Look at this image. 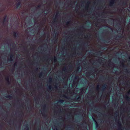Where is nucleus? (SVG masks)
<instances>
[{
  "instance_id": "09e8293b",
  "label": "nucleus",
  "mask_w": 130,
  "mask_h": 130,
  "mask_svg": "<svg viewBox=\"0 0 130 130\" xmlns=\"http://www.w3.org/2000/svg\"><path fill=\"white\" fill-rule=\"evenodd\" d=\"M8 40L9 41H10L11 40V39H8Z\"/></svg>"
},
{
  "instance_id": "bb28decb",
  "label": "nucleus",
  "mask_w": 130,
  "mask_h": 130,
  "mask_svg": "<svg viewBox=\"0 0 130 130\" xmlns=\"http://www.w3.org/2000/svg\"><path fill=\"white\" fill-rule=\"evenodd\" d=\"M101 40L103 41H104V42H105V43H108V42H107V41L105 40H103L102 39H101Z\"/></svg>"
},
{
  "instance_id": "6e6d98bb",
  "label": "nucleus",
  "mask_w": 130,
  "mask_h": 130,
  "mask_svg": "<svg viewBox=\"0 0 130 130\" xmlns=\"http://www.w3.org/2000/svg\"><path fill=\"white\" fill-rule=\"evenodd\" d=\"M119 54L120 55H121L122 54V53L121 52L119 53Z\"/></svg>"
},
{
  "instance_id": "052dcab7",
  "label": "nucleus",
  "mask_w": 130,
  "mask_h": 130,
  "mask_svg": "<svg viewBox=\"0 0 130 130\" xmlns=\"http://www.w3.org/2000/svg\"><path fill=\"white\" fill-rule=\"evenodd\" d=\"M128 58H129V59L130 60V56H129V57Z\"/></svg>"
},
{
  "instance_id": "ea45409f",
  "label": "nucleus",
  "mask_w": 130,
  "mask_h": 130,
  "mask_svg": "<svg viewBox=\"0 0 130 130\" xmlns=\"http://www.w3.org/2000/svg\"><path fill=\"white\" fill-rule=\"evenodd\" d=\"M17 65V64L16 63H14V64L13 65V66L15 67V66Z\"/></svg>"
},
{
  "instance_id": "7ed1b4c3",
  "label": "nucleus",
  "mask_w": 130,
  "mask_h": 130,
  "mask_svg": "<svg viewBox=\"0 0 130 130\" xmlns=\"http://www.w3.org/2000/svg\"><path fill=\"white\" fill-rule=\"evenodd\" d=\"M22 6V4L21 1H18L16 5V7L18 9H20Z\"/></svg>"
},
{
  "instance_id": "b1692460",
  "label": "nucleus",
  "mask_w": 130,
  "mask_h": 130,
  "mask_svg": "<svg viewBox=\"0 0 130 130\" xmlns=\"http://www.w3.org/2000/svg\"><path fill=\"white\" fill-rule=\"evenodd\" d=\"M39 77H40L42 76V72L40 73H39Z\"/></svg>"
},
{
  "instance_id": "9d476101",
  "label": "nucleus",
  "mask_w": 130,
  "mask_h": 130,
  "mask_svg": "<svg viewBox=\"0 0 130 130\" xmlns=\"http://www.w3.org/2000/svg\"><path fill=\"white\" fill-rule=\"evenodd\" d=\"M119 34L118 35H117L116 36L115 38L116 40H118L119 38L121 37V36L122 35L120 33H119Z\"/></svg>"
},
{
  "instance_id": "c756f323",
  "label": "nucleus",
  "mask_w": 130,
  "mask_h": 130,
  "mask_svg": "<svg viewBox=\"0 0 130 130\" xmlns=\"http://www.w3.org/2000/svg\"><path fill=\"white\" fill-rule=\"evenodd\" d=\"M122 67L124 68H125V67H126V66L124 65L123 63L122 64Z\"/></svg>"
},
{
  "instance_id": "4468645a",
  "label": "nucleus",
  "mask_w": 130,
  "mask_h": 130,
  "mask_svg": "<svg viewBox=\"0 0 130 130\" xmlns=\"http://www.w3.org/2000/svg\"><path fill=\"white\" fill-rule=\"evenodd\" d=\"M125 98L127 101H129L130 99V97L127 95H126Z\"/></svg>"
},
{
  "instance_id": "338daca9",
  "label": "nucleus",
  "mask_w": 130,
  "mask_h": 130,
  "mask_svg": "<svg viewBox=\"0 0 130 130\" xmlns=\"http://www.w3.org/2000/svg\"><path fill=\"white\" fill-rule=\"evenodd\" d=\"M38 14H39V15H40L41 14V13H38Z\"/></svg>"
},
{
  "instance_id": "72a5a7b5",
  "label": "nucleus",
  "mask_w": 130,
  "mask_h": 130,
  "mask_svg": "<svg viewBox=\"0 0 130 130\" xmlns=\"http://www.w3.org/2000/svg\"><path fill=\"white\" fill-rule=\"evenodd\" d=\"M56 35H58V34H57V32L55 34V37H54V38H55V39H56Z\"/></svg>"
},
{
  "instance_id": "dca6fc26",
  "label": "nucleus",
  "mask_w": 130,
  "mask_h": 130,
  "mask_svg": "<svg viewBox=\"0 0 130 130\" xmlns=\"http://www.w3.org/2000/svg\"><path fill=\"white\" fill-rule=\"evenodd\" d=\"M7 109H9L10 105V103H8V104H7Z\"/></svg>"
},
{
  "instance_id": "37998d69",
  "label": "nucleus",
  "mask_w": 130,
  "mask_h": 130,
  "mask_svg": "<svg viewBox=\"0 0 130 130\" xmlns=\"http://www.w3.org/2000/svg\"><path fill=\"white\" fill-rule=\"evenodd\" d=\"M89 1H88V2H87V4L88 5H89Z\"/></svg>"
},
{
  "instance_id": "c9c22d12",
  "label": "nucleus",
  "mask_w": 130,
  "mask_h": 130,
  "mask_svg": "<svg viewBox=\"0 0 130 130\" xmlns=\"http://www.w3.org/2000/svg\"><path fill=\"white\" fill-rule=\"evenodd\" d=\"M113 23V21H112V22H111V21H110V20H108V23Z\"/></svg>"
},
{
  "instance_id": "bf43d9fd",
  "label": "nucleus",
  "mask_w": 130,
  "mask_h": 130,
  "mask_svg": "<svg viewBox=\"0 0 130 130\" xmlns=\"http://www.w3.org/2000/svg\"><path fill=\"white\" fill-rule=\"evenodd\" d=\"M38 121L39 122V119L38 121Z\"/></svg>"
},
{
  "instance_id": "58836bf2",
  "label": "nucleus",
  "mask_w": 130,
  "mask_h": 130,
  "mask_svg": "<svg viewBox=\"0 0 130 130\" xmlns=\"http://www.w3.org/2000/svg\"><path fill=\"white\" fill-rule=\"evenodd\" d=\"M40 7V6L39 5L38 6H37V8H39Z\"/></svg>"
},
{
  "instance_id": "de8ad7c7",
  "label": "nucleus",
  "mask_w": 130,
  "mask_h": 130,
  "mask_svg": "<svg viewBox=\"0 0 130 130\" xmlns=\"http://www.w3.org/2000/svg\"><path fill=\"white\" fill-rule=\"evenodd\" d=\"M109 28H110V29H111V30L112 31L113 30L110 27Z\"/></svg>"
},
{
  "instance_id": "f8f14e48",
  "label": "nucleus",
  "mask_w": 130,
  "mask_h": 130,
  "mask_svg": "<svg viewBox=\"0 0 130 130\" xmlns=\"http://www.w3.org/2000/svg\"><path fill=\"white\" fill-rule=\"evenodd\" d=\"M17 32H14L13 33V36L15 38H18V36H17Z\"/></svg>"
},
{
  "instance_id": "f704fd0d",
  "label": "nucleus",
  "mask_w": 130,
  "mask_h": 130,
  "mask_svg": "<svg viewBox=\"0 0 130 130\" xmlns=\"http://www.w3.org/2000/svg\"><path fill=\"white\" fill-rule=\"evenodd\" d=\"M25 51L26 52H27V53H28V54H29V53L28 51V50H27V49H26L25 50Z\"/></svg>"
},
{
  "instance_id": "7c9ffc66",
  "label": "nucleus",
  "mask_w": 130,
  "mask_h": 130,
  "mask_svg": "<svg viewBox=\"0 0 130 130\" xmlns=\"http://www.w3.org/2000/svg\"><path fill=\"white\" fill-rule=\"evenodd\" d=\"M83 44L84 45H88V43L87 42H86V43H83Z\"/></svg>"
},
{
  "instance_id": "cd10ccee",
  "label": "nucleus",
  "mask_w": 130,
  "mask_h": 130,
  "mask_svg": "<svg viewBox=\"0 0 130 130\" xmlns=\"http://www.w3.org/2000/svg\"><path fill=\"white\" fill-rule=\"evenodd\" d=\"M52 88L51 86H49L48 87V89L49 90H51Z\"/></svg>"
},
{
  "instance_id": "13d9d810",
  "label": "nucleus",
  "mask_w": 130,
  "mask_h": 130,
  "mask_svg": "<svg viewBox=\"0 0 130 130\" xmlns=\"http://www.w3.org/2000/svg\"><path fill=\"white\" fill-rule=\"evenodd\" d=\"M81 27L82 28H84V27H83V26H82Z\"/></svg>"
},
{
  "instance_id": "49530a36",
  "label": "nucleus",
  "mask_w": 130,
  "mask_h": 130,
  "mask_svg": "<svg viewBox=\"0 0 130 130\" xmlns=\"http://www.w3.org/2000/svg\"><path fill=\"white\" fill-rule=\"evenodd\" d=\"M63 96L64 97H65V98H67V97H66V96L65 95H63Z\"/></svg>"
},
{
  "instance_id": "1a4fd4ad",
  "label": "nucleus",
  "mask_w": 130,
  "mask_h": 130,
  "mask_svg": "<svg viewBox=\"0 0 130 130\" xmlns=\"http://www.w3.org/2000/svg\"><path fill=\"white\" fill-rule=\"evenodd\" d=\"M93 119L94 121L95 122V124L96 128L97 129L98 127L99 126V125L98 123L96 121L95 119L94 118H93Z\"/></svg>"
},
{
  "instance_id": "603ef678",
  "label": "nucleus",
  "mask_w": 130,
  "mask_h": 130,
  "mask_svg": "<svg viewBox=\"0 0 130 130\" xmlns=\"http://www.w3.org/2000/svg\"><path fill=\"white\" fill-rule=\"evenodd\" d=\"M92 70H93V71H95V70L94 69H91Z\"/></svg>"
},
{
  "instance_id": "ddd939ff",
  "label": "nucleus",
  "mask_w": 130,
  "mask_h": 130,
  "mask_svg": "<svg viewBox=\"0 0 130 130\" xmlns=\"http://www.w3.org/2000/svg\"><path fill=\"white\" fill-rule=\"evenodd\" d=\"M77 96V95L75 96H74L75 98H76V101H78V100H79V99H81L80 98L79 96L78 97L76 98Z\"/></svg>"
},
{
  "instance_id": "a878e982",
  "label": "nucleus",
  "mask_w": 130,
  "mask_h": 130,
  "mask_svg": "<svg viewBox=\"0 0 130 130\" xmlns=\"http://www.w3.org/2000/svg\"><path fill=\"white\" fill-rule=\"evenodd\" d=\"M56 59H57L56 57H54V61L55 62H56L57 61V60Z\"/></svg>"
},
{
  "instance_id": "423d86ee",
  "label": "nucleus",
  "mask_w": 130,
  "mask_h": 130,
  "mask_svg": "<svg viewBox=\"0 0 130 130\" xmlns=\"http://www.w3.org/2000/svg\"><path fill=\"white\" fill-rule=\"evenodd\" d=\"M95 55L97 56H101L102 54V52L100 51H99L98 52H96L94 54Z\"/></svg>"
},
{
  "instance_id": "a211bd4d",
  "label": "nucleus",
  "mask_w": 130,
  "mask_h": 130,
  "mask_svg": "<svg viewBox=\"0 0 130 130\" xmlns=\"http://www.w3.org/2000/svg\"><path fill=\"white\" fill-rule=\"evenodd\" d=\"M6 18H7V16L6 15L4 17V20H3V21H4V22H6L7 21L6 20Z\"/></svg>"
},
{
  "instance_id": "864d4df0",
  "label": "nucleus",
  "mask_w": 130,
  "mask_h": 130,
  "mask_svg": "<svg viewBox=\"0 0 130 130\" xmlns=\"http://www.w3.org/2000/svg\"><path fill=\"white\" fill-rule=\"evenodd\" d=\"M7 2L9 3L10 2V1H9V0H7Z\"/></svg>"
},
{
  "instance_id": "20e7f679",
  "label": "nucleus",
  "mask_w": 130,
  "mask_h": 130,
  "mask_svg": "<svg viewBox=\"0 0 130 130\" xmlns=\"http://www.w3.org/2000/svg\"><path fill=\"white\" fill-rule=\"evenodd\" d=\"M9 55L10 56V58H8V61H12L13 60V59H12V58L13 57V55L12 53H10Z\"/></svg>"
},
{
  "instance_id": "e433bc0d",
  "label": "nucleus",
  "mask_w": 130,
  "mask_h": 130,
  "mask_svg": "<svg viewBox=\"0 0 130 130\" xmlns=\"http://www.w3.org/2000/svg\"><path fill=\"white\" fill-rule=\"evenodd\" d=\"M19 35H20V34H19V33L18 32H17V36H18V37H19Z\"/></svg>"
},
{
  "instance_id": "9b49d317",
  "label": "nucleus",
  "mask_w": 130,
  "mask_h": 130,
  "mask_svg": "<svg viewBox=\"0 0 130 130\" xmlns=\"http://www.w3.org/2000/svg\"><path fill=\"white\" fill-rule=\"evenodd\" d=\"M106 86V85L105 84L104 85L102 86V87L101 89V90L102 91H103L105 90Z\"/></svg>"
},
{
  "instance_id": "69168bd1",
  "label": "nucleus",
  "mask_w": 130,
  "mask_h": 130,
  "mask_svg": "<svg viewBox=\"0 0 130 130\" xmlns=\"http://www.w3.org/2000/svg\"><path fill=\"white\" fill-rule=\"evenodd\" d=\"M63 71H65V70H64V69H63Z\"/></svg>"
},
{
  "instance_id": "4d7b16f0",
  "label": "nucleus",
  "mask_w": 130,
  "mask_h": 130,
  "mask_svg": "<svg viewBox=\"0 0 130 130\" xmlns=\"http://www.w3.org/2000/svg\"><path fill=\"white\" fill-rule=\"evenodd\" d=\"M5 60L6 61V63H7V62H8V61H6V59H5Z\"/></svg>"
},
{
  "instance_id": "2eb2a0df",
  "label": "nucleus",
  "mask_w": 130,
  "mask_h": 130,
  "mask_svg": "<svg viewBox=\"0 0 130 130\" xmlns=\"http://www.w3.org/2000/svg\"><path fill=\"white\" fill-rule=\"evenodd\" d=\"M23 114V112L22 111H21L20 113H19V117H21Z\"/></svg>"
},
{
  "instance_id": "4c0bfd02",
  "label": "nucleus",
  "mask_w": 130,
  "mask_h": 130,
  "mask_svg": "<svg viewBox=\"0 0 130 130\" xmlns=\"http://www.w3.org/2000/svg\"><path fill=\"white\" fill-rule=\"evenodd\" d=\"M91 72H88V75H91Z\"/></svg>"
},
{
  "instance_id": "5fc2aeb1",
  "label": "nucleus",
  "mask_w": 130,
  "mask_h": 130,
  "mask_svg": "<svg viewBox=\"0 0 130 130\" xmlns=\"http://www.w3.org/2000/svg\"><path fill=\"white\" fill-rule=\"evenodd\" d=\"M125 70H126V71H127V72H128V70H127L126 69H125Z\"/></svg>"
},
{
  "instance_id": "e2e57ef3",
  "label": "nucleus",
  "mask_w": 130,
  "mask_h": 130,
  "mask_svg": "<svg viewBox=\"0 0 130 130\" xmlns=\"http://www.w3.org/2000/svg\"><path fill=\"white\" fill-rule=\"evenodd\" d=\"M119 25H120V26H121V24H120V23H119Z\"/></svg>"
},
{
  "instance_id": "4be33fe9",
  "label": "nucleus",
  "mask_w": 130,
  "mask_h": 130,
  "mask_svg": "<svg viewBox=\"0 0 130 130\" xmlns=\"http://www.w3.org/2000/svg\"><path fill=\"white\" fill-rule=\"evenodd\" d=\"M118 124L119 126L121 128L122 126V125H121V123H120L119 122L118 123Z\"/></svg>"
},
{
  "instance_id": "a18cd8bd",
  "label": "nucleus",
  "mask_w": 130,
  "mask_h": 130,
  "mask_svg": "<svg viewBox=\"0 0 130 130\" xmlns=\"http://www.w3.org/2000/svg\"><path fill=\"white\" fill-rule=\"evenodd\" d=\"M44 42H47V39H46Z\"/></svg>"
},
{
  "instance_id": "79ce46f5",
  "label": "nucleus",
  "mask_w": 130,
  "mask_h": 130,
  "mask_svg": "<svg viewBox=\"0 0 130 130\" xmlns=\"http://www.w3.org/2000/svg\"><path fill=\"white\" fill-rule=\"evenodd\" d=\"M78 76H75V79H77V78H78Z\"/></svg>"
},
{
  "instance_id": "3c124183",
  "label": "nucleus",
  "mask_w": 130,
  "mask_h": 130,
  "mask_svg": "<svg viewBox=\"0 0 130 130\" xmlns=\"http://www.w3.org/2000/svg\"><path fill=\"white\" fill-rule=\"evenodd\" d=\"M93 84H92V85H91V87H93Z\"/></svg>"
},
{
  "instance_id": "412c9836",
  "label": "nucleus",
  "mask_w": 130,
  "mask_h": 130,
  "mask_svg": "<svg viewBox=\"0 0 130 130\" xmlns=\"http://www.w3.org/2000/svg\"><path fill=\"white\" fill-rule=\"evenodd\" d=\"M86 38L88 39L90 36V35H86Z\"/></svg>"
},
{
  "instance_id": "8fccbe9b",
  "label": "nucleus",
  "mask_w": 130,
  "mask_h": 130,
  "mask_svg": "<svg viewBox=\"0 0 130 130\" xmlns=\"http://www.w3.org/2000/svg\"><path fill=\"white\" fill-rule=\"evenodd\" d=\"M0 130H2V126H1V129H0Z\"/></svg>"
},
{
  "instance_id": "39448f33",
  "label": "nucleus",
  "mask_w": 130,
  "mask_h": 130,
  "mask_svg": "<svg viewBox=\"0 0 130 130\" xmlns=\"http://www.w3.org/2000/svg\"><path fill=\"white\" fill-rule=\"evenodd\" d=\"M116 0H111L109 2V6H113L115 3Z\"/></svg>"
},
{
  "instance_id": "473e14b6",
  "label": "nucleus",
  "mask_w": 130,
  "mask_h": 130,
  "mask_svg": "<svg viewBox=\"0 0 130 130\" xmlns=\"http://www.w3.org/2000/svg\"><path fill=\"white\" fill-rule=\"evenodd\" d=\"M70 21H68L67 22V23H66L67 24V25L69 24L70 23Z\"/></svg>"
},
{
  "instance_id": "f03ea898",
  "label": "nucleus",
  "mask_w": 130,
  "mask_h": 130,
  "mask_svg": "<svg viewBox=\"0 0 130 130\" xmlns=\"http://www.w3.org/2000/svg\"><path fill=\"white\" fill-rule=\"evenodd\" d=\"M5 80L6 85L8 86L10 85V81L9 76H6L5 78Z\"/></svg>"
},
{
  "instance_id": "6ab92c4d",
  "label": "nucleus",
  "mask_w": 130,
  "mask_h": 130,
  "mask_svg": "<svg viewBox=\"0 0 130 130\" xmlns=\"http://www.w3.org/2000/svg\"><path fill=\"white\" fill-rule=\"evenodd\" d=\"M26 130H29V128L28 125H27L25 127Z\"/></svg>"
},
{
  "instance_id": "774afa93",
  "label": "nucleus",
  "mask_w": 130,
  "mask_h": 130,
  "mask_svg": "<svg viewBox=\"0 0 130 130\" xmlns=\"http://www.w3.org/2000/svg\"><path fill=\"white\" fill-rule=\"evenodd\" d=\"M5 120H6V121H7L8 120H7V119L6 118V119H5Z\"/></svg>"
},
{
  "instance_id": "c85d7f7f",
  "label": "nucleus",
  "mask_w": 130,
  "mask_h": 130,
  "mask_svg": "<svg viewBox=\"0 0 130 130\" xmlns=\"http://www.w3.org/2000/svg\"><path fill=\"white\" fill-rule=\"evenodd\" d=\"M80 67L79 66L77 68V72L78 71H79V69H80Z\"/></svg>"
},
{
  "instance_id": "c03bdc74",
  "label": "nucleus",
  "mask_w": 130,
  "mask_h": 130,
  "mask_svg": "<svg viewBox=\"0 0 130 130\" xmlns=\"http://www.w3.org/2000/svg\"><path fill=\"white\" fill-rule=\"evenodd\" d=\"M49 94H48L47 95V94H46V96H47V97H48L49 96Z\"/></svg>"
},
{
  "instance_id": "2f4dec72",
  "label": "nucleus",
  "mask_w": 130,
  "mask_h": 130,
  "mask_svg": "<svg viewBox=\"0 0 130 130\" xmlns=\"http://www.w3.org/2000/svg\"><path fill=\"white\" fill-rule=\"evenodd\" d=\"M57 84H56L55 86V88L56 89H57Z\"/></svg>"
},
{
  "instance_id": "0e129e2a",
  "label": "nucleus",
  "mask_w": 130,
  "mask_h": 130,
  "mask_svg": "<svg viewBox=\"0 0 130 130\" xmlns=\"http://www.w3.org/2000/svg\"><path fill=\"white\" fill-rule=\"evenodd\" d=\"M17 1H20V0H16Z\"/></svg>"
},
{
  "instance_id": "a19ab883",
  "label": "nucleus",
  "mask_w": 130,
  "mask_h": 130,
  "mask_svg": "<svg viewBox=\"0 0 130 130\" xmlns=\"http://www.w3.org/2000/svg\"><path fill=\"white\" fill-rule=\"evenodd\" d=\"M49 79V81L50 82L52 81V79L51 78H50Z\"/></svg>"
},
{
  "instance_id": "393cba45",
  "label": "nucleus",
  "mask_w": 130,
  "mask_h": 130,
  "mask_svg": "<svg viewBox=\"0 0 130 130\" xmlns=\"http://www.w3.org/2000/svg\"><path fill=\"white\" fill-rule=\"evenodd\" d=\"M64 102V100H60L59 101V102L61 103Z\"/></svg>"
},
{
  "instance_id": "f257e3e1",
  "label": "nucleus",
  "mask_w": 130,
  "mask_h": 130,
  "mask_svg": "<svg viewBox=\"0 0 130 130\" xmlns=\"http://www.w3.org/2000/svg\"><path fill=\"white\" fill-rule=\"evenodd\" d=\"M43 108L42 110V111H41L42 114L43 116L47 117V115L45 114V113L47 112V111L46 109V105L44 104L43 106Z\"/></svg>"
},
{
  "instance_id": "f3484780",
  "label": "nucleus",
  "mask_w": 130,
  "mask_h": 130,
  "mask_svg": "<svg viewBox=\"0 0 130 130\" xmlns=\"http://www.w3.org/2000/svg\"><path fill=\"white\" fill-rule=\"evenodd\" d=\"M46 12H44V13L45 14V15H46L48 13V10H46Z\"/></svg>"
},
{
  "instance_id": "680f3d73",
  "label": "nucleus",
  "mask_w": 130,
  "mask_h": 130,
  "mask_svg": "<svg viewBox=\"0 0 130 130\" xmlns=\"http://www.w3.org/2000/svg\"><path fill=\"white\" fill-rule=\"evenodd\" d=\"M101 20H103L104 21H105V19H101Z\"/></svg>"
},
{
  "instance_id": "6e6552de",
  "label": "nucleus",
  "mask_w": 130,
  "mask_h": 130,
  "mask_svg": "<svg viewBox=\"0 0 130 130\" xmlns=\"http://www.w3.org/2000/svg\"><path fill=\"white\" fill-rule=\"evenodd\" d=\"M59 14V12L58 11L56 13V14L55 15V18L53 20L54 22H56L57 18V17H58V14Z\"/></svg>"
},
{
  "instance_id": "5701e85b",
  "label": "nucleus",
  "mask_w": 130,
  "mask_h": 130,
  "mask_svg": "<svg viewBox=\"0 0 130 130\" xmlns=\"http://www.w3.org/2000/svg\"><path fill=\"white\" fill-rule=\"evenodd\" d=\"M122 5H126V3L125 1H123L122 2Z\"/></svg>"
},
{
  "instance_id": "0eeeda50",
  "label": "nucleus",
  "mask_w": 130,
  "mask_h": 130,
  "mask_svg": "<svg viewBox=\"0 0 130 130\" xmlns=\"http://www.w3.org/2000/svg\"><path fill=\"white\" fill-rule=\"evenodd\" d=\"M4 96L6 98H8L10 99H11L12 98V97L11 95L7 94H5Z\"/></svg>"
},
{
  "instance_id": "aec40b11",
  "label": "nucleus",
  "mask_w": 130,
  "mask_h": 130,
  "mask_svg": "<svg viewBox=\"0 0 130 130\" xmlns=\"http://www.w3.org/2000/svg\"><path fill=\"white\" fill-rule=\"evenodd\" d=\"M99 47L100 48L103 49V50H104L105 49V48H104V47H103L101 45H99Z\"/></svg>"
}]
</instances>
